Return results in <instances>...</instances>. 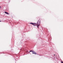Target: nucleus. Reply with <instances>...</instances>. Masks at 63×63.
I'll use <instances>...</instances> for the list:
<instances>
[{
    "label": "nucleus",
    "instance_id": "f257e3e1",
    "mask_svg": "<svg viewBox=\"0 0 63 63\" xmlns=\"http://www.w3.org/2000/svg\"><path fill=\"white\" fill-rule=\"evenodd\" d=\"M41 23L40 21H38L37 22V27L38 28L39 26V25Z\"/></svg>",
    "mask_w": 63,
    "mask_h": 63
},
{
    "label": "nucleus",
    "instance_id": "f03ea898",
    "mask_svg": "<svg viewBox=\"0 0 63 63\" xmlns=\"http://www.w3.org/2000/svg\"><path fill=\"white\" fill-rule=\"evenodd\" d=\"M32 54H36V52H35V51H32Z\"/></svg>",
    "mask_w": 63,
    "mask_h": 63
},
{
    "label": "nucleus",
    "instance_id": "7ed1b4c3",
    "mask_svg": "<svg viewBox=\"0 0 63 63\" xmlns=\"http://www.w3.org/2000/svg\"><path fill=\"white\" fill-rule=\"evenodd\" d=\"M34 24L32 25H34V26H35V25H37L36 23H33Z\"/></svg>",
    "mask_w": 63,
    "mask_h": 63
},
{
    "label": "nucleus",
    "instance_id": "20e7f679",
    "mask_svg": "<svg viewBox=\"0 0 63 63\" xmlns=\"http://www.w3.org/2000/svg\"><path fill=\"white\" fill-rule=\"evenodd\" d=\"M5 14H8V15H9V14L8 13L6 12H5Z\"/></svg>",
    "mask_w": 63,
    "mask_h": 63
},
{
    "label": "nucleus",
    "instance_id": "39448f33",
    "mask_svg": "<svg viewBox=\"0 0 63 63\" xmlns=\"http://www.w3.org/2000/svg\"><path fill=\"white\" fill-rule=\"evenodd\" d=\"M30 24H32V25H34V23H30Z\"/></svg>",
    "mask_w": 63,
    "mask_h": 63
},
{
    "label": "nucleus",
    "instance_id": "423d86ee",
    "mask_svg": "<svg viewBox=\"0 0 63 63\" xmlns=\"http://www.w3.org/2000/svg\"><path fill=\"white\" fill-rule=\"evenodd\" d=\"M33 51L32 50H30V52H32Z\"/></svg>",
    "mask_w": 63,
    "mask_h": 63
},
{
    "label": "nucleus",
    "instance_id": "0eeeda50",
    "mask_svg": "<svg viewBox=\"0 0 63 63\" xmlns=\"http://www.w3.org/2000/svg\"><path fill=\"white\" fill-rule=\"evenodd\" d=\"M61 63H63V62H61Z\"/></svg>",
    "mask_w": 63,
    "mask_h": 63
},
{
    "label": "nucleus",
    "instance_id": "6e6552de",
    "mask_svg": "<svg viewBox=\"0 0 63 63\" xmlns=\"http://www.w3.org/2000/svg\"><path fill=\"white\" fill-rule=\"evenodd\" d=\"M0 22H1V21H0Z\"/></svg>",
    "mask_w": 63,
    "mask_h": 63
},
{
    "label": "nucleus",
    "instance_id": "1a4fd4ad",
    "mask_svg": "<svg viewBox=\"0 0 63 63\" xmlns=\"http://www.w3.org/2000/svg\"><path fill=\"white\" fill-rule=\"evenodd\" d=\"M0 8H1V6H0Z\"/></svg>",
    "mask_w": 63,
    "mask_h": 63
},
{
    "label": "nucleus",
    "instance_id": "9d476101",
    "mask_svg": "<svg viewBox=\"0 0 63 63\" xmlns=\"http://www.w3.org/2000/svg\"><path fill=\"white\" fill-rule=\"evenodd\" d=\"M55 55H54V56Z\"/></svg>",
    "mask_w": 63,
    "mask_h": 63
}]
</instances>
